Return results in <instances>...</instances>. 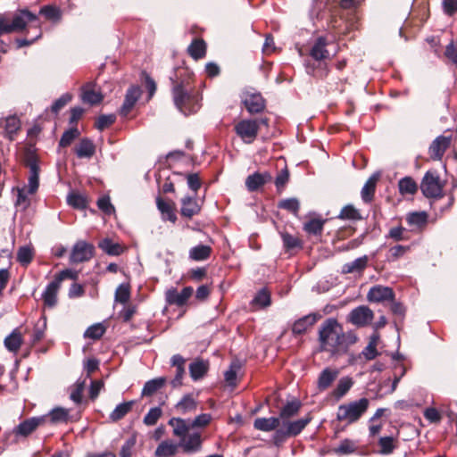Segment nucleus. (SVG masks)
<instances>
[{
    "label": "nucleus",
    "mask_w": 457,
    "mask_h": 457,
    "mask_svg": "<svg viewBox=\"0 0 457 457\" xmlns=\"http://www.w3.org/2000/svg\"><path fill=\"white\" fill-rule=\"evenodd\" d=\"M357 339L353 331L345 332L341 324L334 318L327 319L319 329L320 351L328 352L331 355L345 353Z\"/></svg>",
    "instance_id": "1"
},
{
    "label": "nucleus",
    "mask_w": 457,
    "mask_h": 457,
    "mask_svg": "<svg viewBox=\"0 0 457 457\" xmlns=\"http://www.w3.org/2000/svg\"><path fill=\"white\" fill-rule=\"evenodd\" d=\"M172 82V98L175 106L185 115L197 112L200 108L198 96L192 92L188 83L183 81L177 82L170 79Z\"/></svg>",
    "instance_id": "2"
},
{
    "label": "nucleus",
    "mask_w": 457,
    "mask_h": 457,
    "mask_svg": "<svg viewBox=\"0 0 457 457\" xmlns=\"http://www.w3.org/2000/svg\"><path fill=\"white\" fill-rule=\"evenodd\" d=\"M37 20V16L35 13H32L26 9L21 10L13 17L12 22H9L4 17L0 16V37L4 34H9L13 31H21L25 29L28 22L36 21ZM0 52H6V46L2 40H0Z\"/></svg>",
    "instance_id": "3"
},
{
    "label": "nucleus",
    "mask_w": 457,
    "mask_h": 457,
    "mask_svg": "<svg viewBox=\"0 0 457 457\" xmlns=\"http://www.w3.org/2000/svg\"><path fill=\"white\" fill-rule=\"evenodd\" d=\"M369 405L370 400L365 397L341 404L337 409V420L347 424L354 423L367 411Z\"/></svg>",
    "instance_id": "4"
},
{
    "label": "nucleus",
    "mask_w": 457,
    "mask_h": 457,
    "mask_svg": "<svg viewBox=\"0 0 457 457\" xmlns=\"http://www.w3.org/2000/svg\"><path fill=\"white\" fill-rule=\"evenodd\" d=\"M420 190L428 198H440L443 196V185L436 172H426L420 183Z\"/></svg>",
    "instance_id": "5"
},
{
    "label": "nucleus",
    "mask_w": 457,
    "mask_h": 457,
    "mask_svg": "<svg viewBox=\"0 0 457 457\" xmlns=\"http://www.w3.org/2000/svg\"><path fill=\"white\" fill-rule=\"evenodd\" d=\"M235 132L245 144H252L257 137L259 124L257 120H242L235 125Z\"/></svg>",
    "instance_id": "6"
},
{
    "label": "nucleus",
    "mask_w": 457,
    "mask_h": 457,
    "mask_svg": "<svg viewBox=\"0 0 457 457\" xmlns=\"http://www.w3.org/2000/svg\"><path fill=\"white\" fill-rule=\"evenodd\" d=\"M95 254V246L84 240L77 241L72 246L70 262L71 263H80L88 262Z\"/></svg>",
    "instance_id": "7"
},
{
    "label": "nucleus",
    "mask_w": 457,
    "mask_h": 457,
    "mask_svg": "<svg viewBox=\"0 0 457 457\" xmlns=\"http://www.w3.org/2000/svg\"><path fill=\"white\" fill-rule=\"evenodd\" d=\"M241 101L251 114L259 113L265 108V102L260 93L245 90L241 95Z\"/></svg>",
    "instance_id": "8"
},
{
    "label": "nucleus",
    "mask_w": 457,
    "mask_h": 457,
    "mask_svg": "<svg viewBox=\"0 0 457 457\" xmlns=\"http://www.w3.org/2000/svg\"><path fill=\"white\" fill-rule=\"evenodd\" d=\"M374 318L373 312L368 306H358L351 311L348 320L357 327L369 325Z\"/></svg>",
    "instance_id": "9"
},
{
    "label": "nucleus",
    "mask_w": 457,
    "mask_h": 457,
    "mask_svg": "<svg viewBox=\"0 0 457 457\" xmlns=\"http://www.w3.org/2000/svg\"><path fill=\"white\" fill-rule=\"evenodd\" d=\"M46 420V417H32L21 422L18 426L13 428V434L16 436L27 437L33 433L39 426L44 424Z\"/></svg>",
    "instance_id": "10"
},
{
    "label": "nucleus",
    "mask_w": 457,
    "mask_h": 457,
    "mask_svg": "<svg viewBox=\"0 0 457 457\" xmlns=\"http://www.w3.org/2000/svg\"><path fill=\"white\" fill-rule=\"evenodd\" d=\"M452 137L439 136L431 143L428 148V154L432 160L440 161L446 149L450 146Z\"/></svg>",
    "instance_id": "11"
},
{
    "label": "nucleus",
    "mask_w": 457,
    "mask_h": 457,
    "mask_svg": "<svg viewBox=\"0 0 457 457\" xmlns=\"http://www.w3.org/2000/svg\"><path fill=\"white\" fill-rule=\"evenodd\" d=\"M194 290L192 287H186L181 292L174 287L168 289L165 293V299L169 304L183 306L192 295Z\"/></svg>",
    "instance_id": "12"
},
{
    "label": "nucleus",
    "mask_w": 457,
    "mask_h": 457,
    "mask_svg": "<svg viewBox=\"0 0 457 457\" xmlns=\"http://www.w3.org/2000/svg\"><path fill=\"white\" fill-rule=\"evenodd\" d=\"M367 299L369 302L374 303L393 301L395 299V293L388 287L374 286L369 290Z\"/></svg>",
    "instance_id": "13"
},
{
    "label": "nucleus",
    "mask_w": 457,
    "mask_h": 457,
    "mask_svg": "<svg viewBox=\"0 0 457 457\" xmlns=\"http://www.w3.org/2000/svg\"><path fill=\"white\" fill-rule=\"evenodd\" d=\"M142 90L138 86H131L126 92L124 102L120 109L121 116H127L141 96Z\"/></svg>",
    "instance_id": "14"
},
{
    "label": "nucleus",
    "mask_w": 457,
    "mask_h": 457,
    "mask_svg": "<svg viewBox=\"0 0 457 457\" xmlns=\"http://www.w3.org/2000/svg\"><path fill=\"white\" fill-rule=\"evenodd\" d=\"M320 318L321 315L319 312H312L296 320L292 326L293 334L302 335L305 333L308 328L312 327Z\"/></svg>",
    "instance_id": "15"
},
{
    "label": "nucleus",
    "mask_w": 457,
    "mask_h": 457,
    "mask_svg": "<svg viewBox=\"0 0 457 457\" xmlns=\"http://www.w3.org/2000/svg\"><path fill=\"white\" fill-rule=\"evenodd\" d=\"M337 369L325 368L320 373L317 379V388L320 392L327 390L338 377Z\"/></svg>",
    "instance_id": "16"
},
{
    "label": "nucleus",
    "mask_w": 457,
    "mask_h": 457,
    "mask_svg": "<svg viewBox=\"0 0 457 457\" xmlns=\"http://www.w3.org/2000/svg\"><path fill=\"white\" fill-rule=\"evenodd\" d=\"M272 179L269 172H254L245 179V187L250 192L257 191L260 187Z\"/></svg>",
    "instance_id": "17"
},
{
    "label": "nucleus",
    "mask_w": 457,
    "mask_h": 457,
    "mask_svg": "<svg viewBox=\"0 0 457 457\" xmlns=\"http://www.w3.org/2000/svg\"><path fill=\"white\" fill-rule=\"evenodd\" d=\"M170 364L176 368L175 377L170 381V384L172 387H179L182 385V379L186 372V359L180 354H175L170 359Z\"/></svg>",
    "instance_id": "18"
},
{
    "label": "nucleus",
    "mask_w": 457,
    "mask_h": 457,
    "mask_svg": "<svg viewBox=\"0 0 457 457\" xmlns=\"http://www.w3.org/2000/svg\"><path fill=\"white\" fill-rule=\"evenodd\" d=\"M210 367L209 361L195 359L189 364L188 370L191 378L197 381L203 378L208 372Z\"/></svg>",
    "instance_id": "19"
},
{
    "label": "nucleus",
    "mask_w": 457,
    "mask_h": 457,
    "mask_svg": "<svg viewBox=\"0 0 457 457\" xmlns=\"http://www.w3.org/2000/svg\"><path fill=\"white\" fill-rule=\"evenodd\" d=\"M29 176L28 185L23 188L27 189V192L33 195L37 192L39 186V167L35 159L29 162Z\"/></svg>",
    "instance_id": "20"
},
{
    "label": "nucleus",
    "mask_w": 457,
    "mask_h": 457,
    "mask_svg": "<svg viewBox=\"0 0 457 457\" xmlns=\"http://www.w3.org/2000/svg\"><path fill=\"white\" fill-rule=\"evenodd\" d=\"M94 87V82H87L82 87L81 99L84 103L94 105L102 102L103 95L100 92L95 91Z\"/></svg>",
    "instance_id": "21"
},
{
    "label": "nucleus",
    "mask_w": 457,
    "mask_h": 457,
    "mask_svg": "<svg viewBox=\"0 0 457 457\" xmlns=\"http://www.w3.org/2000/svg\"><path fill=\"white\" fill-rule=\"evenodd\" d=\"M312 415L308 413L305 417L294 421L283 422V426L287 428V433L290 436H295L299 435L304 428L311 422Z\"/></svg>",
    "instance_id": "22"
},
{
    "label": "nucleus",
    "mask_w": 457,
    "mask_h": 457,
    "mask_svg": "<svg viewBox=\"0 0 457 457\" xmlns=\"http://www.w3.org/2000/svg\"><path fill=\"white\" fill-rule=\"evenodd\" d=\"M378 179L379 174L374 173L368 179L362 187L361 196L364 203L370 204L373 200Z\"/></svg>",
    "instance_id": "23"
},
{
    "label": "nucleus",
    "mask_w": 457,
    "mask_h": 457,
    "mask_svg": "<svg viewBox=\"0 0 457 457\" xmlns=\"http://www.w3.org/2000/svg\"><path fill=\"white\" fill-rule=\"evenodd\" d=\"M327 39L324 37H318L310 50V55L315 61H322L328 58L329 53L327 49Z\"/></svg>",
    "instance_id": "24"
},
{
    "label": "nucleus",
    "mask_w": 457,
    "mask_h": 457,
    "mask_svg": "<svg viewBox=\"0 0 457 457\" xmlns=\"http://www.w3.org/2000/svg\"><path fill=\"white\" fill-rule=\"evenodd\" d=\"M61 286L53 280L50 282L42 294V299L46 306L53 308L57 303V295Z\"/></svg>",
    "instance_id": "25"
},
{
    "label": "nucleus",
    "mask_w": 457,
    "mask_h": 457,
    "mask_svg": "<svg viewBox=\"0 0 457 457\" xmlns=\"http://www.w3.org/2000/svg\"><path fill=\"white\" fill-rule=\"evenodd\" d=\"M168 424L173 428V435L180 438H184L188 430L192 428L190 420H187L181 418H171Z\"/></svg>",
    "instance_id": "26"
},
{
    "label": "nucleus",
    "mask_w": 457,
    "mask_h": 457,
    "mask_svg": "<svg viewBox=\"0 0 457 457\" xmlns=\"http://www.w3.org/2000/svg\"><path fill=\"white\" fill-rule=\"evenodd\" d=\"M181 215L189 219L198 214L201 210L195 197L185 196L181 200Z\"/></svg>",
    "instance_id": "27"
},
{
    "label": "nucleus",
    "mask_w": 457,
    "mask_h": 457,
    "mask_svg": "<svg viewBox=\"0 0 457 457\" xmlns=\"http://www.w3.org/2000/svg\"><path fill=\"white\" fill-rule=\"evenodd\" d=\"M187 453L196 452L201 448L202 439L199 433H193L182 438L179 444Z\"/></svg>",
    "instance_id": "28"
},
{
    "label": "nucleus",
    "mask_w": 457,
    "mask_h": 457,
    "mask_svg": "<svg viewBox=\"0 0 457 457\" xmlns=\"http://www.w3.org/2000/svg\"><path fill=\"white\" fill-rule=\"evenodd\" d=\"M280 420L277 417L257 418L253 422V428L257 430L270 432L279 426Z\"/></svg>",
    "instance_id": "29"
},
{
    "label": "nucleus",
    "mask_w": 457,
    "mask_h": 457,
    "mask_svg": "<svg viewBox=\"0 0 457 457\" xmlns=\"http://www.w3.org/2000/svg\"><path fill=\"white\" fill-rule=\"evenodd\" d=\"M196 408L197 401L190 394L185 395L175 405V409L181 414L194 412Z\"/></svg>",
    "instance_id": "30"
},
{
    "label": "nucleus",
    "mask_w": 457,
    "mask_h": 457,
    "mask_svg": "<svg viewBox=\"0 0 457 457\" xmlns=\"http://www.w3.org/2000/svg\"><path fill=\"white\" fill-rule=\"evenodd\" d=\"M301 407L302 403L299 400H294L287 403L279 411V420H282L283 422H287V420L298 414Z\"/></svg>",
    "instance_id": "31"
},
{
    "label": "nucleus",
    "mask_w": 457,
    "mask_h": 457,
    "mask_svg": "<svg viewBox=\"0 0 457 457\" xmlns=\"http://www.w3.org/2000/svg\"><path fill=\"white\" fill-rule=\"evenodd\" d=\"M135 401L123 402L118 404L115 409L110 413L109 419L112 422H117L123 419L129 412L131 411Z\"/></svg>",
    "instance_id": "32"
},
{
    "label": "nucleus",
    "mask_w": 457,
    "mask_h": 457,
    "mask_svg": "<svg viewBox=\"0 0 457 457\" xmlns=\"http://www.w3.org/2000/svg\"><path fill=\"white\" fill-rule=\"evenodd\" d=\"M179 446L171 440H164L157 446L154 454L156 457H171L177 453Z\"/></svg>",
    "instance_id": "33"
},
{
    "label": "nucleus",
    "mask_w": 457,
    "mask_h": 457,
    "mask_svg": "<svg viewBox=\"0 0 457 457\" xmlns=\"http://www.w3.org/2000/svg\"><path fill=\"white\" fill-rule=\"evenodd\" d=\"M6 349L12 353H17L22 344V336L21 332L15 328L8 335L4 341Z\"/></svg>",
    "instance_id": "34"
},
{
    "label": "nucleus",
    "mask_w": 457,
    "mask_h": 457,
    "mask_svg": "<svg viewBox=\"0 0 457 457\" xmlns=\"http://www.w3.org/2000/svg\"><path fill=\"white\" fill-rule=\"evenodd\" d=\"M21 129V120L16 115H10L4 120L5 137L13 140L14 136Z\"/></svg>",
    "instance_id": "35"
},
{
    "label": "nucleus",
    "mask_w": 457,
    "mask_h": 457,
    "mask_svg": "<svg viewBox=\"0 0 457 457\" xmlns=\"http://www.w3.org/2000/svg\"><path fill=\"white\" fill-rule=\"evenodd\" d=\"M368 265V257L363 255L353 262H346L342 267V272L345 274L361 272Z\"/></svg>",
    "instance_id": "36"
},
{
    "label": "nucleus",
    "mask_w": 457,
    "mask_h": 457,
    "mask_svg": "<svg viewBox=\"0 0 457 457\" xmlns=\"http://www.w3.org/2000/svg\"><path fill=\"white\" fill-rule=\"evenodd\" d=\"M166 383V378L160 377L145 382L141 395L142 396H151L159 389H161Z\"/></svg>",
    "instance_id": "37"
},
{
    "label": "nucleus",
    "mask_w": 457,
    "mask_h": 457,
    "mask_svg": "<svg viewBox=\"0 0 457 457\" xmlns=\"http://www.w3.org/2000/svg\"><path fill=\"white\" fill-rule=\"evenodd\" d=\"M79 158H90L95 154V145L88 138H83L75 149Z\"/></svg>",
    "instance_id": "38"
},
{
    "label": "nucleus",
    "mask_w": 457,
    "mask_h": 457,
    "mask_svg": "<svg viewBox=\"0 0 457 457\" xmlns=\"http://www.w3.org/2000/svg\"><path fill=\"white\" fill-rule=\"evenodd\" d=\"M353 386V380L350 377H342L336 386V388L333 391V395L337 399H341L343 396H345L347 392L352 388Z\"/></svg>",
    "instance_id": "39"
},
{
    "label": "nucleus",
    "mask_w": 457,
    "mask_h": 457,
    "mask_svg": "<svg viewBox=\"0 0 457 457\" xmlns=\"http://www.w3.org/2000/svg\"><path fill=\"white\" fill-rule=\"evenodd\" d=\"M212 253V248L209 245H198L192 247L189 251V258L194 261L207 260Z\"/></svg>",
    "instance_id": "40"
},
{
    "label": "nucleus",
    "mask_w": 457,
    "mask_h": 457,
    "mask_svg": "<svg viewBox=\"0 0 457 457\" xmlns=\"http://www.w3.org/2000/svg\"><path fill=\"white\" fill-rule=\"evenodd\" d=\"M398 188L401 195H414L418 190V185L411 177H404L398 182Z\"/></svg>",
    "instance_id": "41"
},
{
    "label": "nucleus",
    "mask_w": 457,
    "mask_h": 457,
    "mask_svg": "<svg viewBox=\"0 0 457 457\" xmlns=\"http://www.w3.org/2000/svg\"><path fill=\"white\" fill-rule=\"evenodd\" d=\"M357 450V444L352 439L345 438L340 442L338 446L333 450L337 455H348L355 453Z\"/></svg>",
    "instance_id": "42"
},
{
    "label": "nucleus",
    "mask_w": 457,
    "mask_h": 457,
    "mask_svg": "<svg viewBox=\"0 0 457 457\" xmlns=\"http://www.w3.org/2000/svg\"><path fill=\"white\" fill-rule=\"evenodd\" d=\"M98 246L109 255H120L122 253L121 245L112 242L110 238L101 240Z\"/></svg>",
    "instance_id": "43"
},
{
    "label": "nucleus",
    "mask_w": 457,
    "mask_h": 457,
    "mask_svg": "<svg viewBox=\"0 0 457 457\" xmlns=\"http://www.w3.org/2000/svg\"><path fill=\"white\" fill-rule=\"evenodd\" d=\"M188 53L195 60L203 58L206 53L204 41L202 39L194 40L188 46Z\"/></svg>",
    "instance_id": "44"
},
{
    "label": "nucleus",
    "mask_w": 457,
    "mask_h": 457,
    "mask_svg": "<svg viewBox=\"0 0 457 457\" xmlns=\"http://www.w3.org/2000/svg\"><path fill=\"white\" fill-rule=\"evenodd\" d=\"M271 303L270 294L266 288L261 289L251 302L253 306L266 308Z\"/></svg>",
    "instance_id": "45"
},
{
    "label": "nucleus",
    "mask_w": 457,
    "mask_h": 457,
    "mask_svg": "<svg viewBox=\"0 0 457 457\" xmlns=\"http://www.w3.org/2000/svg\"><path fill=\"white\" fill-rule=\"evenodd\" d=\"M156 204H157L158 210L162 212V214L163 216H165V219H167L172 222L176 221V220H177L176 214L174 213L173 207L170 204L163 201L162 198L157 197Z\"/></svg>",
    "instance_id": "46"
},
{
    "label": "nucleus",
    "mask_w": 457,
    "mask_h": 457,
    "mask_svg": "<svg viewBox=\"0 0 457 457\" xmlns=\"http://www.w3.org/2000/svg\"><path fill=\"white\" fill-rule=\"evenodd\" d=\"M34 252L31 246L24 245L18 249L17 261L22 266H28L33 260Z\"/></svg>",
    "instance_id": "47"
},
{
    "label": "nucleus",
    "mask_w": 457,
    "mask_h": 457,
    "mask_svg": "<svg viewBox=\"0 0 457 457\" xmlns=\"http://www.w3.org/2000/svg\"><path fill=\"white\" fill-rule=\"evenodd\" d=\"M86 386V380H77L76 383L71 387L70 398L77 404L82 402V394Z\"/></svg>",
    "instance_id": "48"
},
{
    "label": "nucleus",
    "mask_w": 457,
    "mask_h": 457,
    "mask_svg": "<svg viewBox=\"0 0 457 457\" xmlns=\"http://www.w3.org/2000/svg\"><path fill=\"white\" fill-rule=\"evenodd\" d=\"M324 220L320 219H312L303 225V229L308 234L320 235L323 230Z\"/></svg>",
    "instance_id": "49"
},
{
    "label": "nucleus",
    "mask_w": 457,
    "mask_h": 457,
    "mask_svg": "<svg viewBox=\"0 0 457 457\" xmlns=\"http://www.w3.org/2000/svg\"><path fill=\"white\" fill-rule=\"evenodd\" d=\"M40 14L44 15L46 19L57 22L61 20L62 13L59 8L53 5H45L40 9Z\"/></svg>",
    "instance_id": "50"
},
{
    "label": "nucleus",
    "mask_w": 457,
    "mask_h": 457,
    "mask_svg": "<svg viewBox=\"0 0 457 457\" xmlns=\"http://www.w3.org/2000/svg\"><path fill=\"white\" fill-rule=\"evenodd\" d=\"M278 206V208L287 210L296 216L300 209V203L297 198L292 197L281 200Z\"/></svg>",
    "instance_id": "51"
},
{
    "label": "nucleus",
    "mask_w": 457,
    "mask_h": 457,
    "mask_svg": "<svg viewBox=\"0 0 457 457\" xmlns=\"http://www.w3.org/2000/svg\"><path fill=\"white\" fill-rule=\"evenodd\" d=\"M428 215L425 212H412L407 215L406 220L409 225L416 226L417 228L426 225Z\"/></svg>",
    "instance_id": "52"
},
{
    "label": "nucleus",
    "mask_w": 457,
    "mask_h": 457,
    "mask_svg": "<svg viewBox=\"0 0 457 457\" xmlns=\"http://www.w3.org/2000/svg\"><path fill=\"white\" fill-rule=\"evenodd\" d=\"M378 445L380 447L379 453L387 455L394 452L396 445L395 439L392 436H382L378 440Z\"/></svg>",
    "instance_id": "53"
},
{
    "label": "nucleus",
    "mask_w": 457,
    "mask_h": 457,
    "mask_svg": "<svg viewBox=\"0 0 457 457\" xmlns=\"http://www.w3.org/2000/svg\"><path fill=\"white\" fill-rule=\"evenodd\" d=\"M240 370V364L237 361H233L228 370L225 371L224 378L227 384L230 386H235L237 385V372Z\"/></svg>",
    "instance_id": "54"
},
{
    "label": "nucleus",
    "mask_w": 457,
    "mask_h": 457,
    "mask_svg": "<svg viewBox=\"0 0 457 457\" xmlns=\"http://www.w3.org/2000/svg\"><path fill=\"white\" fill-rule=\"evenodd\" d=\"M79 136V131L77 128H71L64 131L59 141V146L66 147L70 145Z\"/></svg>",
    "instance_id": "55"
},
{
    "label": "nucleus",
    "mask_w": 457,
    "mask_h": 457,
    "mask_svg": "<svg viewBox=\"0 0 457 457\" xmlns=\"http://www.w3.org/2000/svg\"><path fill=\"white\" fill-rule=\"evenodd\" d=\"M105 332V327L101 323H96L87 328L84 337L94 340L99 339Z\"/></svg>",
    "instance_id": "56"
},
{
    "label": "nucleus",
    "mask_w": 457,
    "mask_h": 457,
    "mask_svg": "<svg viewBox=\"0 0 457 457\" xmlns=\"http://www.w3.org/2000/svg\"><path fill=\"white\" fill-rule=\"evenodd\" d=\"M162 411L160 407L151 408L145 415L143 422L146 426H154L157 423L158 420L162 417Z\"/></svg>",
    "instance_id": "57"
},
{
    "label": "nucleus",
    "mask_w": 457,
    "mask_h": 457,
    "mask_svg": "<svg viewBox=\"0 0 457 457\" xmlns=\"http://www.w3.org/2000/svg\"><path fill=\"white\" fill-rule=\"evenodd\" d=\"M115 302L126 303L130 298V288L129 284H120L115 291Z\"/></svg>",
    "instance_id": "58"
},
{
    "label": "nucleus",
    "mask_w": 457,
    "mask_h": 457,
    "mask_svg": "<svg viewBox=\"0 0 457 457\" xmlns=\"http://www.w3.org/2000/svg\"><path fill=\"white\" fill-rule=\"evenodd\" d=\"M280 236H281V238L283 241L284 247L287 250H291V249H294L296 247H301V245H302L301 240L298 237H296L287 232H281Z\"/></svg>",
    "instance_id": "59"
},
{
    "label": "nucleus",
    "mask_w": 457,
    "mask_h": 457,
    "mask_svg": "<svg viewBox=\"0 0 457 457\" xmlns=\"http://www.w3.org/2000/svg\"><path fill=\"white\" fill-rule=\"evenodd\" d=\"M68 410L62 407L53 409L48 414V417L53 423L64 422L68 420Z\"/></svg>",
    "instance_id": "60"
},
{
    "label": "nucleus",
    "mask_w": 457,
    "mask_h": 457,
    "mask_svg": "<svg viewBox=\"0 0 457 457\" xmlns=\"http://www.w3.org/2000/svg\"><path fill=\"white\" fill-rule=\"evenodd\" d=\"M338 218L341 220H360L361 217L359 211L353 205H346L341 210Z\"/></svg>",
    "instance_id": "61"
},
{
    "label": "nucleus",
    "mask_w": 457,
    "mask_h": 457,
    "mask_svg": "<svg viewBox=\"0 0 457 457\" xmlns=\"http://www.w3.org/2000/svg\"><path fill=\"white\" fill-rule=\"evenodd\" d=\"M67 202L71 206L76 209H84L87 206L86 198L82 195L77 193L69 194L67 196Z\"/></svg>",
    "instance_id": "62"
},
{
    "label": "nucleus",
    "mask_w": 457,
    "mask_h": 457,
    "mask_svg": "<svg viewBox=\"0 0 457 457\" xmlns=\"http://www.w3.org/2000/svg\"><path fill=\"white\" fill-rule=\"evenodd\" d=\"M116 117L113 114L100 115L96 121V127L99 130H104L105 128L114 123Z\"/></svg>",
    "instance_id": "63"
},
{
    "label": "nucleus",
    "mask_w": 457,
    "mask_h": 457,
    "mask_svg": "<svg viewBox=\"0 0 457 457\" xmlns=\"http://www.w3.org/2000/svg\"><path fill=\"white\" fill-rule=\"evenodd\" d=\"M72 96L71 94L66 93L60 96L57 100L54 102L51 106V110L54 113H58L61 109H62L71 100Z\"/></svg>",
    "instance_id": "64"
}]
</instances>
